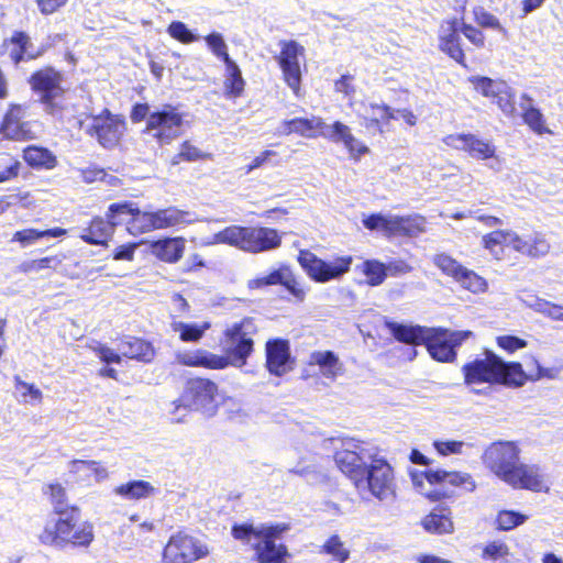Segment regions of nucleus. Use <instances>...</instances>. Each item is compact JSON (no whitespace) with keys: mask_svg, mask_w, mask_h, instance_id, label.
<instances>
[{"mask_svg":"<svg viewBox=\"0 0 563 563\" xmlns=\"http://www.w3.org/2000/svg\"><path fill=\"white\" fill-rule=\"evenodd\" d=\"M43 495L53 506L37 540L42 545L57 549H87L95 540L92 522L81 520V509L77 505H66L67 492L59 482L47 483L42 487Z\"/></svg>","mask_w":563,"mask_h":563,"instance_id":"1","label":"nucleus"},{"mask_svg":"<svg viewBox=\"0 0 563 563\" xmlns=\"http://www.w3.org/2000/svg\"><path fill=\"white\" fill-rule=\"evenodd\" d=\"M534 368L526 373L519 362H506L495 352L484 350L481 355L465 362L461 367L463 382L466 386L487 384L501 385L510 388L522 387L527 382L542 378L554 379L560 374L558 367H543L534 356H529Z\"/></svg>","mask_w":563,"mask_h":563,"instance_id":"2","label":"nucleus"},{"mask_svg":"<svg viewBox=\"0 0 563 563\" xmlns=\"http://www.w3.org/2000/svg\"><path fill=\"white\" fill-rule=\"evenodd\" d=\"M481 459L486 470L514 489L549 492L543 470L521 461V449L516 441H494L485 448Z\"/></svg>","mask_w":563,"mask_h":563,"instance_id":"3","label":"nucleus"},{"mask_svg":"<svg viewBox=\"0 0 563 563\" xmlns=\"http://www.w3.org/2000/svg\"><path fill=\"white\" fill-rule=\"evenodd\" d=\"M289 529V525L285 522L258 527L251 522H235L231 527V536L253 551L255 563H285L290 556L288 547L285 543H277V539Z\"/></svg>","mask_w":563,"mask_h":563,"instance_id":"4","label":"nucleus"},{"mask_svg":"<svg viewBox=\"0 0 563 563\" xmlns=\"http://www.w3.org/2000/svg\"><path fill=\"white\" fill-rule=\"evenodd\" d=\"M185 118L186 114L177 106L170 103H165L151 111L148 103L136 102L130 111L132 123L145 121L142 132L151 135L159 146L169 145L181 136L186 123Z\"/></svg>","mask_w":563,"mask_h":563,"instance_id":"5","label":"nucleus"},{"mask_svg":"<svg viewBox=\"0 0 563 563\" xmlns=\"http://www.w3.org/2000/svg\"><path fill=\"white\" fill-rule=\"evenodd\" d=\"M283 134H297L307 139L325 137L334 143H342L352 158L358 159L367 154L369 148L361 141L356 140L349 125L341 121H334L330 126V132H325L328 124L319 115L310 118L296 117L282 122Z\"/></svg>","mask_w":563,"mask_h":563,"instance_id":"6","label":"nucleus"},{"mask_svg":"<svg viewBox=\"0 0 563 563\" xmlns=\"http://www.w3.org/2000/svg\"><path fill=\"white\" fill-rule=\"evenodd\" d=\"M111 212H125L126 220L124 224L132 235H141L189 223V212L174 206L154 211H143L136 202L125 200L112 203Z\"/></svg>","mask_w":563,"mask_h":563,"instance_id":"7","label":"nucleus"},{"mask_svg":"<svg viewBox=\"0 0 563 563\" xmlns=\"http://www.w3.org/2000/svg\"><path fill=\"white\" fill-rule=\"evenodd\" d=\"M64 74L52 65H45L31 73L27 84L36 96L43 112L62 119L68 109L66 88L63 86Z\"/></svg>","mask_w":563,"mask_h":563,"instance_id":"8","label":"nucleus"},{"mask_svg":"<svg viewBox=\"0 0 563 563\" xmlns=\"http://www.w3.org/2000/svg\"><path fill=\"white\" fill-rule=\"evenodd\" d=\"M478 25L460 22L457 18H450L440 24L438 33V48L441 53L463 68H467L466 54L462 34L476 48H483L486 36Z\"/></svg>","mask_w":563,"mask_h":563,"instance_id":"9","label":"nucleus"},{"mask_svg":"<svg viewBox=\"0 0 563 563\" xmlns=\"http://www.w3.org/2000/svg\"><path fill=\"white\" fill-rule=\"evenodd\" d=\"M217 240L243 252L260 254L278 249L283 235L274 228L233 224L219 231Z\"/></svg>","mask_w":563,"mask_h":563,"instance_id":"10","label":"nucleus"},{"mask_svg":"<svg viewBox=\"0 0 563 563\" xmlns=\"http://www.w3.org/2000/svg\"><path fill=\"white\" fill-rule=\"evenodd\" d=\"M257 333L258 328L252 317H244L222 331L219 346L231 366L242 367L247 364L255 351L254 338Z\"/></svg>","mask_w":563,"mask_h":563,"instance_id":"11","label":"nucleus"},{"mask_svg":"<svg viewBox=\"0 0 563 563\" xmlns=\"http://www.w3.org/2000/svg\"><path fill=\"white\" fill-rule=\"evenodd\" d=\"M355 489L360 494L367 493L380 501L395 499L397 479L394 467L385 457L373 456Z\"/></svg>","mask_w":563,"mask_h":563,"instance_id":"12","label":"nucleus"},{"mask_svg":"<svg viewBox=\"0 0 563 563\" xmlns=\"http://www.w3.org/2000/svg\"><path fill=\"white\" fill-rule=\"evenodd\" d=\"M278 46L279 53L275 55V60L280 69L282 78L296 97H301L306 48L295 40H282Z\"/></svg>","mask_w":563,"mask_h":563,"instance_id":"13","label":"nucleus"},{"mask_svg":"<svg viewBox=\"0 0 563 563\" xmlns=\"http://www.w3.org/2000/svg\"><path fill=\"white\" fill-rule=\"evenodd\" d=\"M300 267L308 277L316 283H328L347 273L351 268L353 257L344 255L335 257L333 263H328L318 257L310 250H300L297 255Z\"/></svg>","mask_w":563,"mask_h":563,"instance_id":"14","label":"nucleus"},{"mask_svg":"<svg viewBox=\"0 0 563 563\" xmlns=\"http://www.w3.org/2000/svg\"><path fill=\"white\" fill-rule=\"evenodd\" d=\"M209 554V548L198 538L179 530L163 548L162 563H192Z\"/></svg>","mask_w":563,"mask_h":563,"instance_id":"15","label":"nucleus"},{"mask_svg":"<svg viewBox=\"0 0 563 563\" xmlns=\"http://www.w3.org/2000/svg\"><path fill=\"white\" fill-rule=\"evenodd\" d=\"M277 285L282 286L297 302L306 300L309 287L299 279L288 263H280L268 274L247 280L249 290H262Z\"/></svg>","mask_w":563,"mask_h":563,"instance_id":"16","label":"nucleus"},{"mask_svg":"<svg viewBox=\"0 0 563 563\" xmlns=\"http://www.w3.org/2000/svg\"><path fill=\"white\" fill-rule=\"evenodd\" d=\"M423 345L431 357L441 363H452L456 360L459 347L473 335L470 330L451 331L443 328H429Z\"/></svg>","mask_w":563,"mask_h":563,"instance_id":"17","label":"nucleus"},{"mask_svg":"<svg viewBox=\"0 0 563 563\" xmlns=\"http://www.w3.org/2000/svg\"><path fill=\"white\" fill-rule=\"evenodd\" d=\"M125 126L123 117L113 114L104 108L99 114L92 117L87 134L95 137L102 147L111 150L120 144Z\"/></svg>","mask_w":563,"mask_h":563,"instance_id":"18","label":"nucleus"},{"mask_svg":"<svg viewBox=\"0 0 563 563\" xmlns=\"http://www.w3.org/2000/svg\"><path fill=\"white\" fill-rule=\"evenodd\" d=\"M112 203L106 211V217L96 216L82 229L79 238L89 245L108 246L115 228L126 220L125 212H111Z\"/></svg>","mask_w":563,"mask_h":563,"instance_id":"19","label":"nucleus"},{"mask_svg":"<svg viewBox=\"0 0 563 563\" xmlns=\"http://www.w3.org/2000/svg\"><path fill=\"white\" fill-rule=\"evenodd\" d=\"M362 453L363 449L361 443L351 441L345 443L333 454L336 467L352 483L354 488L362 479L368 466Z\"/></svg>","mask_w":563,"mask_h":563,"instance_id":"20","label":"nucleus"},{"mask_svg":"<svg viewBox=\"0 0 563 563\" xmlns=\"http://www.w3.org/2000/svg\"><path fill=\"white\" fill-rule=\"evenodd\" d=\"M448 147L464 152L470 157L478 161H487L496 155V146L473 133H452L442 139Z\"/></svg>","mask_w":563,"mask_h":563,"instance_id":"21","label":"nucleus"},{"mask_svg":"<svg viewBox=\"0 0 563 563\" xmlns=\"http://www.w3.org/2000/svg\"><path fill=\"white\" fill-rule=\"evenodd\" d=\"M292 358L288 340L269 339L265 343V367L271 375L282 377L291 371Z\"/></svg>","mask_w":563,"mask_h":563,"instance_id":"22","label":"nucleus"},{"mask_svg":"<svg viewBox=\"0 0 563 563\" xmlns=\"http://www.w3.org/2000/svg\"><path fill=\"white\" fill-rule=\"evenodd\" d=\"M218 395V385L209 378L195 377L188 379L184 399L195 409L206 408L214 402Z\"/></svg>","mask_w":563,"mask_h":563,"instance_id":"23","label":"nucleus"},{"mask_svg":"<svg viewBox=\"0 0 563 563\" xmlns=\"http://www.w3.org/2000/svg\"><path fill=\"white\" fill-rule=\"evenodd\" d=\"M422 475L430 485L449 484L461 488L466 493H472L476 488V483L468 473L444 470H426L422 472Z\"/></svg>","mask_w":563,"mask_h":563,"instance_id":"24","label":"nucleus"},{"mask_svg":"<svg viewBox=\"0 0 563 563\" xmlns=\"http://www.w3.org/2000/svg\"><path fill=\"white\" fill-rule=\"evenodd\" d=\"M423 530L430 534H452L455 530L453 514L448 506H437L420 521Z\"/></svg>","mask_w":563,"mask_h":563,"instance_id":"25","label":"nucleus"},{"mask_svg":"<svg viewBox=\"0 0 563 563\" xmlns=\"http://www.w3.org/2000/svg\"><path fill=\"white\" fill-rule=\"evenodd\" d=\"M122 357L134 360L141 363H151L156 354L154 345L139 336H124L119 344Z\"/></svg>","mask_w":563,"mask_h":563,"instance_id":"26","label":"nucleus"},{"mask_svg":"<svg viewBox=\"0 0 563 563\" xmlns=\"http://www.w3.org/2000/svg\"><path fill=\"white\" fill-rule=\"evenodd\" d=\"M178 362L188 367H203L207 369H224L231 366L224 353L219 355L202 349L179 355Z\"/></svg>","mask_w":563,"mask_h":563,"instance_id":"27","label":"nucleus"},{"mask_svg":"<svg viewBox=\"0 0 563 563\" xmlns=\"http://www.w3.org/2000/svg\"><path fill=\"white\" fill-rule=\"evenodd\" d=\"M23 112V108L20 104L9 107L1 123V130L8 137L13 140L32 139L29 123L22 121Z\"/></svg>","mask_w":563,"mask_h":563,"instance_id":"28","label":"nucleus"},{"mask_svg":"<svg viewBox=\"0 0 563 563\" xmlns=\"http://www.w3.org/2000/svg\"><path fill=\"white\" fill-rule=\"evenodd\" d=\"M186 247V240L183 236L163 238L153 241L151 244L152 254L159 261L175 264L180 261Z\"/></svg>","mask_w":563,"mask_h":563,"instance_id":"29","label":"nucleus"},{"mask_svg":"<svg viewBox=\"0 0 563 563\" xmlns=\"http://www.w3.org/2000/svg\"><path fill=\"white\" fill-rule=\"evenodd\" d=\"M308 364L318 366L322 377L334 382L344 372L343 363L333 351H314L309 356Z\"/></svg>","mask_w":563,"mask_h":563,"instance_id":"30","label":"nucleus"},{"mask_svg":"<svg viewBox=\"0 0 563 563\" xmlns=\"http://www.w3.org/2000/svg\"><path fill=\"white\" fill-rule=\"evenodd\" d=\"M514 250L529 257L539 258L549 253L550 244L540 232H534L528 236H520L516 233V236H514Z\"/></svg>","mask_w":563,"mask_h":563,"instance_id":"31","label":"nucleus"},{"mask_svg":"<svg viewBox=\"0 0 563 563\" xmlns=\"http://www.w3.org/2000/svg\"><path fill=\"white\" fill-rule=\"evenodd\" d=\"M22 158L30 168L36 170H49L58 164L56 155L51 150L33 144L23 148Z\"/></svg>","mask_w":563,"mask_h":563,"instance_id":"32","label":"nucleus"},{"mask_svg":"<svg viewBox=\"0 0 563 563\" xmlns=\"http://www.w3.org/2000/svg\"><path fill=\"white\" fill-rule=\"evenodd\" d=\"M426 230V218L421 214L394 216L389 236H417Z\"/></svg>","mask_w":563,"mask_h":563,"instance_id":"33","label":"nucleus"},{"mask_svg":"<svg viewBox=\"0 0 563 563\" xmlns=\"http://www.w3.org/2000/svg\"><path fill=\"white\" fill-rule=\"evenodd\" d=\"M223 96L228 100H236L244 96L246 81L240 66L232 59L224 63Z\"/></svg>","mask_w":563,"mask_h":563,"instance_id":"34","label":"nucleus"},{"mask_svg":"<svg viewBox=\"0 0 563 563\" xmlns=\"http://www.w3.org/2000/svg\"><path fill=\"white\" fill-rule=\"evenodd\" d=\"M514 236L516 232L511 230L497 229L484 234L481 244L495 260L500 261L504 258L507 244L514 249Z\"/></svg>","mask_w":563,"mask_h":563,"instance_id":"35","label":"nucleus"},{"mask_svg":"<svg viewBox=\"0 0 563 563\" xmlns=\"http://www.w3.org/2000/svg\"><path fill=\"white\" fill-rule=\"evenodd\" d=\"M396 341L410 345H422L429 328L422 325H407L397 322L387 323Z\"/></svg>","mask_w":563,"mask_h":563,"instance_id":"36","label":"nucleus"},{"mask_svg":"<svg viewBox=\"0 0 563 563\" xmlns=\"http://www.w3.org/2000/svg\"><path fill=\"white\" fill-rule=\"evenodd\" d=\"M66 234H67V230L59 228V227L45 229V230L26 228V229H22V230L14 232L11 241L19 243L21 247H26V246L34 244L35 242H37L41 239H45V238L56 239V238L65 236Z\"/></svg>","mask_w":563,"mask_h":563,"instance_id":"37","label":"nucleus"},{"mask_svg":"<svg viewBox=\"0 0 563 563\" xmlns=\"http://www.w3.org/2000/svg\"><path fill=\"white\" fill-rule=\"evenodd\" d=\"M114 494L129 500H140L156 494L157 489L147 481L133 479L114 487Z\"/></svg>","mask_w":563,"mask_h":563,"instance_id":"38","label":"nucleus"},{"mask_svg":"<svg viewBox=\"0 0 563 563\" xmlns=\"http://www.w3.org/2000/svg\"><path fill=\"white\" fill-rule=\"evenodd\" d=\"M170 328L175 333H178L179 340L181 342L196 343L203 338L206 331L210 328V323H189L183 321H174L170 323Z\"/></svg>","mask_w":563,"mask_h":563,"instance_id":"39","label":"nucleus"},{"mask_svg":"<svg viewBox=\"0 0 563 563\" xmlns=\"http://www.w3.org/2000/svg\"><path fill=\"white\" fill-rule=\"evenodd\" d=\"M212 154L201 151L194 145L190 141L186 140L180 143L179 151L170 158L173 166L179 165L184 162L192 163L199 161L211 159Z\"/></svg>","mask_w":563,"mask_h":563,"instance_id":"40","label":"nucleus"},{"mask_svg":"<svg viewBox=\"0 0 563 563\" xmlns=\"http://www.w3.org/2000/svg\"><path fill=\"white\" fill-rule=\"evenodd\" d=\"M369 109L373 112H377L378 117H365L363 125L366 129H375L379 133H383V125L388 124L391 120L396 119L394 110L385 103H371Z\"/></svg>","mask_w":563,"mask_h":563,"instance_id":"41","label":"nucleus"},{"mask_svg":"<svg viewBox=\"0 0 563 563\" xmlns=\"http://www.w3.org/2000/svg\"><path fill=\"white\" fill-rule=\"evenodd\" d=\"M455 283L473 294H483L488 289L487 280L475 271L468 269L465 266L462 268Z\"/></svg>","mask_w":563,"mask_h":563,"instance_id":"42","label":"nucleus"},{"mask_svg":"<svg viewBox=\"0 0 563 563\" xmlns=\"http://www.w3.org/2000/svg\"><path fill=\"white\" fill-rule=\"evenodd\" d=\"M319 553L330 555L338 563H345L350 558V550L338 534L330 536L320 547Z\"/></svg>","mask_w":563,"mask_h":563,"instance_id":"43","label":"nucleus"},{"mask_svg":"<svg viewBox=\"0 0 563 563\" xmlns=\"http://www.w3.org/2000/svg\"><path fill=\"white\" fill-rule=\"evenodd\" d=\"M432 263L443 275L450 277L454 282L464 267L456 258L444 252L434 254Z\"/></svg>","mask_w":563,"mask_h":563,"instance_id":"44","label":"nucleus"},{"mask_svg":"<svg viewBox=\"0 0 563 563\" xmlns=\"http://www.w3.org/2000/svg\"><path fill=\"white\" fill-rule=\"evenodd\" d=\"M4 44H10L13 46L10 51V59L14 64H19L25 58V54L29 45L31 44V40L24 31H14L10 38L4 41Z\"/></svg>","mask_w":563,"mask_h":563,"instance_id":"45","label":"nucleus"},{"mask_svg":"<svg viewBox=\"0 0 563 563\" xmlns=\"http://www.w3.org/2000/svg\"><path fill=\"white\" fill-rule=\"evenodd\" d=\"M521 117L525 124H527L536 134H552V131L545 124L544 115L538 108L532 106L525 108Z\"/></svg>","mask_w":563,"mask_h":563,"instance_id":"46","label":"nucleus"},{"mask_svg":"<svg viewBox=\"0 0 563 563\" xmlns=\"http://www.w3.org/2000/svg\"><path fill=\"white\" fill-rule=\"evenodd\" d=\"M59 264L60 261L57 258V256H44L41 258L29 260L20 263L18 266V272L27 275L38 273L44 269L55 271Z\"/></svg>","mask_w":563,"mask_h":563,"instance_id":"47","label":"nucleus"},{"mask_svg":"<svg viewBox=\"0 0 563 563\" xmlns=\"http://www.w3.org/2000/svg\"><path fill=\"white\" fill-rule=\"evenodd\" d=\"M362 272L369 286H379L387 277L385 264L377 260H366L362 264Z\"/></svg>","mask_w":563,"mask_h":563,"instance_id":"48","label":"nucleus"},{"mask_svg":"<svg viewBox=\"0 0 563 563\" xmlns=\"http://www.w3.org/2000/svg\"><path fill=\"white\" fill-rule=\"evenodd\" d=\"M500 86L501 88L498 93L494 96L493 101L507 117H514L517 112L516 95L506 82L500 84Z\"/></svg>","mask_w":563,"mask_h":563,"instance_id":"49","label":"nucleus"},{"mask_svg":"<svg viewBox=\"0 0 563 563\" xmlns=\"http://www.w3.org/2000/svg\"><path fill=\"white\" fill-rule=\"evenodd\" d=\"M527 520V516L515 510L498 511L495 525L498 531H509L522 525Z\"/></svg>","mask_w":563,"mask_h":563,"instance_id":"50","label":"nucleus"},{"mask_svg":"<svg viewBox=\"0 0 563 563\" xmlns=\"http://www.w3.org/2000/svg\"><path fill=\"white\" fill-rule=\"evenodd\" d=\"M468 81L478 93L490 99L498 93L501 88L500 84H505V81H496L486 76H472Z\"/></svg>","mask_w":563,"mask_h":563,"instance_id":"51","label":"nucleus"},{"mask_svg":"<svg viewBox=\"0 0 563 563\" xmlns=\"http://www.w3.org/2000/svg\"><path fill=\"white\" fill-rule=\"evenodd\" d=\"M474 22L482 29H492L499 32H505L499 19L492 12L487 11L484 7H475L472 11Z\"/></svg>","mask_w":563,"mask_h":563,"instance_id":"52","label":"nucleus"},{"mask_svg":"<svg viewBox=\"0 0 563 563\" xmlns=\"http://www.w3.org/2000/svg\"><path fill=\"white\" fill-rule=\"evenodd\" d=\"M14 388L23 400L41 404L43 394L34 384L24 382L19 375L13 377Z\"/></svg>","mask_w":563,"mask_h":563,"instance_id":"53","label":"nucleus"},{"mask_svg":"<svg viewBox=\"0 0 563 563\" xmlns=\"http://www.w3.org/2000/svg\"><path fill=\"white\" fill-rule=\"evenodd\" d=\"M169 36L181 44H190L197 41V36L181 21H173L167 26Z\"/></svg>","mask_w":563,"mask_h":563,"instance_id":"54","label":"nucleus"},{"mask_svg":"<svg viewBox=\"0 0 563 563\" xmlns=\"http://www.w3.org/2000/svg\"><path fill=\"white\" fill-rule=\"evenodd\" d=\"M205 41L207 42L211 52L218 58H220L223 63H228V62L232 60V58L230 57V55L228 53V46H227L221 34H219V33L208 34L205 37Z\"/></svg>","mask_w":563,"mask_h":563,"instance_id":"55","label":"nucleus"},{"mask_svg":"<svg viewBox=\"0 0 563 563\" xmlns=\"http://www.w3.org/2000/svg\"><path fill=\"white\" fill-rule=\"evenodd\" d=\"M510 554L509 547L503 541L488 542L482 550V559L497 561L505 559Z\"/></svg>","mask_w":563,"mask_h":563,"instance_id":"56","label":"nucleus"},{"mask_svg":"<svg viewBox=\"0 0 563 563\" xmlns=\"http://www.w3.org/2000/svg\"><path fill=\"white\" fill-rule=\"evenodd\" d=\"M363 224L366 229L374 231L380 230L389 236V228L391 227V217H384L380 213H371L363 219Z\"/></svg>","mask_w":563,"mask_h":563,"instance_id":"57","label":"nucleus"},{"mask_svg":"<svg viewBox=\"0 0 563 563\" xmlns=\"http://www.w3.org/2000/svg\"><path fill=\"white\" fill-rule=\"evenodd\" d=\"M536 310L552 320L562 321L563 306L548 301L545 299H538L534 303Z\"/></svg>","mask_w":563,"mask_h":563,"instance_id":"58","label":"nucleus"},{"mask_svg":"<svg viewBox=\"0 0 563 563\" xmlns=\"http://www.w3.org/2000/svg\"><path fill=\"white\" fill-rule=\"evenodd\" d=\"M92 351L99 360L107 365L111 363L120 364L123 358L122 353H118L102 343H97V345L92 347Z\"/></svg>","mask_w":563,"mask_h":563,"instance_id":"59","label":"nucleus"},{"mask_svg":"<svg viewBox=\"0 0 563 563\" xmlns=\"http://www.w3.org/2000/svg\"><path fill=\"white\" fill-rule=\"evenodd\" d=\"M496 343L500 349L508 353H514L528 345V342L525 339L509 334L497 336Z\"/></svg>","mask_w":563,"mask_h":563,"instance_id":"60","label":"nucleus"},{"mask_svg":"<svg viewBox=\"0 0 563 563\" xmlns=\"http://www.w3.org/2000/svg\"><path fill=\"white\" fill-rule=\"evenodd\" d=\"M140 243L137 242H129L125 244H121L117 246L112 252V258L114 261H126L132 262L135 256V251L139 247Z\"/></svg>","mask_w":563,"mask_h":563,"instance_id":"61","label":"nucleus"},{"mask_svg":"<svg viewBox=\"0 0 563 563\" xmlns=\"http://www.w3.org/2000/svg\"><path fill=\"white\" fill-rule=\"evenodd\" d=\"M70 467L73 473H78L82 467H86L98 476L104 477L107 475L106 468L101 466L100 462L93 460H73Z\"/></svg>","mask_w":563,"mask_h":563,"instance_id":"62","label":"nucleus"},{"mask_svg":"<svg viewBox=\"0 0 563 563\" xmlns=\"http://www.w3.org/2000/svg\"><path fill=\"white\" fill-rule=\"evenodd\" d=\"M355 77L350 74L342 75L334 81V90L338 93H342L344 97H350L355 93L354 86Z\"/></svg>","mask_w":563,"mask_h":563,"instance_id":"63","label":"nucleus"},{"mask_svg":"<svg viewBox=\"0 0 563 563\" xmlns=\"http://www.w3.org/2000/svg\"><path fill=\"white\" fill-rule=\"evenodd\" d=\"M386 274L389 276H400L409 274L413 271V267L405 260H391L386 265Z\"/></svg>","mask_w":563,"mask_h":563,"instance_id":"64","label":"nucleus"}]
</instances>
